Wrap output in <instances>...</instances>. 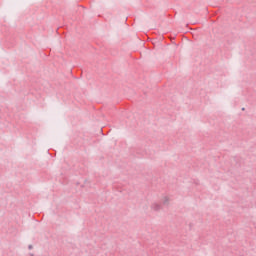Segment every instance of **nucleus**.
I'll return each mask as SVG.
<instances>
[{"instance_id": "obj_1", "label": "nucleus", "mask_w": 256, "mask_h": 256, "mask_svg": "<svg viewBox=\"0 0 256 256\" xmlns=\"http://www.w3.org/2000/svg\"><path fill=\"white\" fill-rule=\"evenodd\" d=\"M152 209H154V211H159L161 206L159 204H153Z\"/></svg>"}, {"instance_id": "obj_2", "label": "nucleus", "mask_w": 256, "mask_h": 256, "mask_svg": "<svg viewBox=\"0 0 256 256\" xmlns=\"http://www.w3.org/2000/svg\"><path fill=\"white\" fill-rule=\"evenodd\" d=\"M163 203H169V196H165L163 199H162Z\"/></svg>"}]
</instances>
